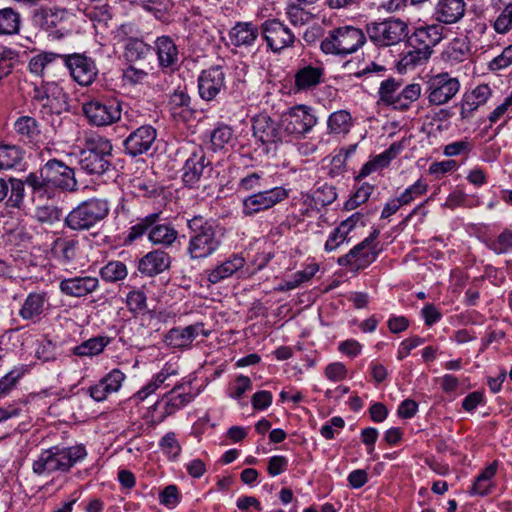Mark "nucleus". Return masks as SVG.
Listing matches in <instances>:
<instances>
[{
	"label": "nucleus",
	"mask_w": 512,
	"mask_h": 512,
	"mask_svg": "<svg viewBox=\"0 0 512 512\" xmlns=\"http://www.w3.org/2000/svg\"><path fill=\"white\" fill-rule=\"evenodd\" d=\"M11 185V195L7 205L9 208L18 209L23 204L25 186L30 189L34 202L52 199L57 190L74 192L78 189L74 169L55 158L47 159L37 172L29 173L25 180L13 179Z\"/></svg>",
	"instance_id": "1"
},
{
	"label": "nucleus",
	"mask_w": 512,
	"mask_h": 512,
	"mask_svg": "<svg viewBox=\"0 0 512 512\" xmlns=\"http://www.w3.org/2000/svg\"><path fill=\"white\" fill-rule=\"evenodd\" d=\"M189 241L186 248L191 260H203L216 253L223 244L225 228L213 219L201 214L186 220Z\"/></svg>",
	"instance_id": "2"
},
{
	"label": "nucleus",
	"mask_w": 512,
	"mask_h": 512,
	"mask_svg": "<svg viewBox=\"0 0 512 512\" xmlns=\"http://www.w3.org/2000/svg\"><path fill=\"white\" fill-rule=\"evenodd\" d=\"M112 151L113 145L108 138L100 135L85 137L78 164L89 175H104L114 169Z\"/></svg>",
	"instance_id": "3"
},
{
	"label": "nucleus",
	"mask_w": 512,
	"mask_h": 512,
	"mask_svg": "<svg viewBox=\"0 0 512 512\" xmlns=\"http://www.w3.org/2000/svg\"><path fill=\"white\" fill-rule=\"evenodd\" d=\"M367 41L364 30L345 25L330 30L321 41L320 48L325 54L346 57L357 52Z\"/></svg>",
	"instance_id": "4"
},
{
	"label": "nucleus",
	"mask_w": 512,
	"mask_h": 512,
	"mask_svg": "<svg viewBox=\"0 0 512 512\" xmlns=\"http://www.w3.org/2000/svg\"><path fill=\"white\" fill-rule=\"evenodd\" d=\"M110 212L109 201L90 198L73 208L65 217V226L73 231L89 230L104 219Z\"/></svg>",
	"instance_id": "5"
},
{
	"label": "nucleus",
	"mask_w": 512,
	"mask_h": 512,
	"mask_svg": "<svg viewBox=\"0 0 512 512\" xmlns=\"http://www.w3.org/2000/svg\"><path fill=\"white\" fill-rule=\"evenodd\" d=\"M378 95L384 105L405 112L420 98L421 86L418 83H411L402 88L401 80L390 77L381 82Z\"/></svg>",
	"instance_id": "6"
},
{
	"label": "nucleus",
	"mask_w": 512,
	"mask_h": 512,
	"mask_svg": "<svg viewBox=\"0 0 512 512\" xmlns=\"http://www.w3.org/2000/svg\"><path fill=\"white\" fill-rule=\"evenodd\" d=\"M82 112L90 125L106 127L121 119L122 102L112 96L97 97L84 102Z\"/></svg>",
	"instance_id": "7"
},
{
	"label": "nucleus",
	"mask_w": 512,
	"mask_h": 512,
	"mask_svg": "<svg viewBox=\"0 0 512 512\" xmlns=\"http://www.w3.org/2000/svg\"><path fill=\"white\" fill-rule=\"evenodd\" d=\"M366 36L376 47H389L400 43L408 35V25L397 18H389L366 25Z\"/></svg>",
	"instance_id": "8"
},
{
	"label": "nucleus",
	"mask_w": 512,
	"mask_h": 512,
	"mask_svg": "<svg viewBox=\"0 0 512 512\" xmlns=\"http://www.w3.org/2000/svg\"><path fill=\"white\" fill-rule=\"evenodd\" d=\"M288 197L289 191L282 186L263 189L255 193L248 194L241 201V214L245 218L254 217L259 213L268 211L275 207Z\"/></svg>",
	"instance_id": "9"
},
{
	"label": "nucleus",
	"mask_w": 512,
	"mask_h": 512,
	"mask_svg": "<svg viewBox=\"0 0 512 512\" xmlns=\"http://www.w3.org/2000/svg\"><path fill=\"white\" fill-rule=\"evenodd\" d=\"M380 231L374 229L363 241L355 245L347 254L338 258L340 266L349 267L351 272L358 273L371 265L378 257L375 241Z\"/></svg>",
	"instance_id": "10"
},
{
	"label": "nucleus",
	"mask_w": 512,
	"mask_h": 512,
	"mask_svg": "<svg viewBox=\"0 0 512 512\" xmlns=\"http://www.w3.org/2000/svg\"><path fill=\"white\" fill-rule=\"evenodd\" d=\"M316 123L314 109L305 104L295 105L281 116V126L285 136L300 138L309 133Z\"/></svg>",
	"instance_id": "11"
},
{
	"label": "nucleus",
	"mask_w": 512,
	"mask_h": 512,
	"mask_svg": "<svg viewBox=\"0 0 512 512\" xmlns=\"http://www.w3.org/2000/svg\"><path fill=\"white\" fill-rule=\"evenodd\" d=\"M60 60L72 79L81 86L91 85L98 75L95 60L86 53L61 54Z\"/></svg>",
	"instance_id": "12"
},
{
	"label": "nucleus",
	"mask_w": 512,
	"mask_h": 512,
	"mask_svg": "<svg viewBox=\"0 0 512 512\" xmlns=\"http://www.w3.org/2000/svg\"><path fill=\"white\" fill-rule=\"evenodd\" d=\"M260 31L267 48L277 54L286 48L292 47L296 40L292 30L276 18L265 20L260 25Z\"/></svg>",
	"instance_id": "13"
},
{
	"label": "nucleus",
	"mask_w": 512,
	"mask_h": 512,
	"mask_svg": "<svg viewBox=\"0 0 512 512\" xmlns=\"http://www.w3.org/2000/svg\"><path fill=\"white\" fill-rule=\"evenodd\" d=\"M326 71L320 61H299L294 71L293 90L297 92H312L325 82Z\"/></svg>",
	"instance_id": "14"
},
{
	"label": "nucleus",
	"mask_w": 512,
	"mask_h": 512,
	"mask_svg": "<svg viewBox=\"0 0 512 512\" xmlns=\"http://www.w3.org/2000/svg\"><path fill=\"white\" fill-rule=\"evenodd\" d=\"M213 168L201 147L195 148L182 167V182L190 189L198 188L202 178H209Z\"/></svg>",
	"instance_id": "15"
},
{
	"label": "nucleus",
	"mask_w": 512,
	"mask_h": 512,
	"mask_svg": "<svg viewBox=\"0 0 512 512\" xmlns=\"http://www.w3.org/2000/svg\"><path fill=\"white\" fill-rule=\"evenodd\" d=\"M34 23L56 39L71 32L69 15L65 9H40L33 16Z\"/></svg>",
	"instance_id": "16"
},
{
	"label": "nucleus",
	"mask_w": 512,
	"mask_h": 512,
	"mask_svg": "<svg viewBox=\"0 0 512 512\" xmlns=\"http://www.w3.org/2000/svg\"><path fill=\"white\" fill-rule=\"evenodd\" d=\"M157 138V130L149 124L139 126L123 141L124 151L131 157L147 154L152 150Z\"/></svg>",
	"instance_id": "17"
},
{
	"label": "nucleus",
	"mask_w": 512,
	"mask_h": 512,
	"mask_svg": "<svg viewBox=\"0 0 512 512\" xmlns=\"http://www.w3.org/2000/svg\"><path fill=\"white\" fill-rule=\"evenodd\" d=\"M445 30V27L439 23L421 25L416 27L411 35H407V45L418 47L431 56L433 47L445 37Z\"/></svg>",
	"instance_id": "18"
},
{
	"label": "nucleus",
	"mask_w": 512,
	"mask_h": 512,
	"mask_svg": "<svg viewBox=\"0 0 512 512\" xmlns=\"http://www.w3.org/2000/svg\"><path fill=\"white\" fill-rule=\"evenodd\" d=\"M152 51L157 56L158 67L164 73H174L180 65V53L175 41L168 35L156 38Z\"/></svg>",
	"instance_id": "19"
},
{
	"label": "nucleus",
	"mask_w": 512,
	"mask_h": 512,
	"mask_svg": "<svg viewBox=\"0 0 512 512\" xmlns=\"http://www.w3.org/2000/svg\"><path fill=\"white\" fill-rule=\"evenodd\" d=\"M457 78L448 74H438L428 82V102L431 105H443L450 101L459 91Z\"/></svg>",
	"instance_id": "20"
},
{
	"label": "nucleus",
	"mask_w": 512,
	"mask_h": 512,
	"mask_svg": "<svg viewBox=\"0 0 512 512\" xmlns=\"http://www.w3.org/2000/svg\"><path fill=\"white\" fill-rule=\"evenodd\" d=\"M198 93L201 99L212 101L225 88V72L221 65H214L200 72Z\"/></svg>",
	"instance_id": "21"
},
{
	"label": "nucleus",
	"mask_w": 512,
	"mask_h": 512,
	"mask_svg": "<svg viewBox=\"0 0 512 512\" xmlns=\"http://www.w3.org/2000/svg\"><path fill=\"white\" fill-rule=\"evenodd\" d=\"M50 307L49 295L46 291L30 292L22 303L18 315L32 324L39 323Z\"/></svg>",
	"instance_id": "22"
},
{
	"label": "nucleus",
	"mask_w": 512,
	"mask_h": 512,
	"mask_svg": "<svg viewBox=\"0 0 512 512\" xmlns=\"http://www.w3.org/2000/svg\"><path fill=\"white\" fill-rule=\"evenodd\" d=\"M100 281L95 276L84 275L63 278L59 282L60 292L69 297L82 298L98 290Z\"/></svg>",
	"instance_id": "23"
},
{
	"label": "nucleus",
	"mask_w": 512,
	"mask_h": 512,
	"mask_svg": "<svg viewBox=\"0 0 512 512\" xmlns=\"http://www.w3.org/2000/svg\"><path fill=\"white\" fill-rule=\"evenodd\" d=\"M253 135L263 145H268L282 142L285 133L282 130L281 120L276 122L268 115H259L253 121Z\"/></svg>",
	"instance_id": "24"
},
{
	"label": "nucleus",
	"mask_w": 512,
	"mask_h": 512,
	"mask_svg": "<svg viewBox=\"0 0 512 512\" xmlns=\"http://www.w3.org/2000/svg\"><path fill=\"white\" fill-rule=\"evenodd\" d=\"M466 6L464 0H438L434 7L433 18L440 25L456 24L464 17Z\"/></svg>",
	"instance_id": "25"
},
{
	"label": "nucleus",
	"mask_w": 512,
	"mask_h": 512,
	"mask_svg": "<svg viewBox=\"0 0 512 512\" xmlns=\"http://www.w3.org/2000/svg\"><path fill=\"white\" fill-rule=\"evenodd\" d=\"M170 266V255L164 250L155 249L139 259L137 268L142 275L153 277L168 270Z\"/></svg>",
	"instance_id": "26"
},
{
	"label": "nucleus",
	"mask_w": 512,
	"mask_h": 512,
	"mask_svg": "<svg viewBox=\"0 0 512 512\" xmlns=\"http://www.w3.org/2000/svg\"><path fill=\"white\" fill-rule=\"evenodd\" d=\"M68 98V94L58 83L48 82L46 101L41 113L60 116L64 112H69Z\"/></svg>",
	"instance_id": "27"
},
{
	"label": "nucleus",
	"mask_w": 512,
	"mask_h": 512,
	"mask_svg": "<svg viewBox=\"0 0 512 512\" xmlns=\"http://www.w3.org/2000/svg\"><path fill=\"white\" fill-rule=\"evenodd\" d=\"M245 263V258L241 254L234 253L213 269L206 270L207 280L210 284L220 283L241 270Z\"/></svg>",
	"instance_id": "28"
},
{
	"label": "nucleus",
	"mask_w": 512,
	"mask_h": 512,
	"mask_svg": "<svg viewBox=\"0 0 512 512\" xmlns=\"http://www.w3.org/2000/svg\"><path fill=\"white\" fill-rule=\"evenodd\" d=\"M261 34L260 27L253 22H237L229 31V39L235 47H251Z\"/></svg>",
	"instance_id": "29"
},
{
	"label": "nucleus",
	"mask_w": 512,
	"mask_h": 512,
	"mask_svg": "<svg viewBox=\"0 0 512 512\" xmlns=\"http://www.w3.org/2000/svg\"><path fill=\"white\" fill-rule=\"evenodd\" d=\"M202 329V323L198 322L184 328L174 327L164 337V342L173 348H186L196 339Z\"/></svg>",
	"instance_id": "30"
},
{
	"label": "nucleus",
	"mask_w": 512,
	"mask_h": 512,
	"mask_svg": "<svg viewBox=\"0 0 512 512\" xmlns=\"http://www.w3.org/2000/svg\"><path fill=\"white\" fill-rule=\"evenodd\" d=\"M168 109L175 120L186 122L192 114L191 98L185 90L176 89L168 100Z\"/></svg>",
	"instance_id": "31"
},
{
	"label": "nucleus",
	"mask_w": 512,
	"mask_h": 512,
	"mask_svg": "<svg viewBox=\"0 0 512 512\" xmlns=\"http://www.w3.org/2000/svg\"><path fill=\"white\" fill-rule=\"evenodd\" d=\"M14 131L19 140L37 145L41 141V129L39 122L31 116H21L14 122Z\"/></svg>",
	"instance_id": "32"
},
{
	"label": "nucleus",
	"mask_w": 512,
	"mask_h": 512,
	"mask_svg": "<svg viewBox=\"0 0 512 512\" xmlns=\"http://www.w3.org/2000/svg\"><path fill=\"white\" fill-rule=\"evenodd\" d=\"M471 51L470 40L467 36L453 38L441 53L444 62L455 64L463 62Z\"/></svg>",
	"instance_id": "33"
},
{
	"label": "nucleus",
	"mask_w": 512,
	"mask_h": 512,
	"mask_svg": "<svg viewBox=\"0 0 512 512\" xmlns=\"http://www.w3.org/2000/svg\"><path fill=\"white\" fill-rule=\"evenodd\" d=\"M57 456L60 465V472L67 473L78 462L86 458L87 450L82 444L69 447L57 446Z\"/></svg>",
	"instance_id": "34"
},
{
	"label": "nucleus",
	"mask_w": 512,
	"mask_h": 512,
	"mask_svg": "<svg viewBox=\"0 0 512 512\" xmlns=\"http://www.w3.org/2000/svg\"><path fill=\"white\" fill-rule=\"evenodd\" d=\"M34 219L43 226L55 227L62 221L65 223L64 209L54 204L37 205L34 210Z\"/></svg>",
	"instance_id": "35"
},
{
	"label": "nucleus",
	"mask_w": 512,
	"mask_h": 512,
	"mask_svg": "<svg viewBox=\"0 0 512 512\" xmlns=\"http://www.w3.org/2000/svg\"><path fill=\"white\" fill-rule=\"evenodd\" d=\"M32 471L36 475L51 474L60 472V465L57 456V446L44 450L32 464Z\"/></svg>",
	"instance_id": "36"
},
{
	"label": "nucleus",
	"mask_w": 512,
	"mask_h": 512,
	"mask_svg": "<svg viewBox=\"0 0 512 512\" xmlns=\"http://www.w3.org/2000/svg\"><path fill=\"white\" fill-rule=\"evenodd\" d=\"M178 231L169 223L155 222L148 234V239L154 245L170 247L176 241Z\"/></svg>",
	"instance_id": "37"
},
{
	"label": "nucleus",
	"mask_w": 512,
	"mask_h": 512,
	"mask_svg": "<svg viewBox=\"0 0 512 512\" xmlns=\"http://www.w3.org/2000/svg\"><path fill=\"white\" fill-rule=\"evenodd\" d=\"M109 343L110 338L108 336L98 335L75 346L72 349V353L79 357L96 356L101 354Z\"/></svg>",
	"instance_id": "38"
},
{
	"label": "nucleus",
	"mask_w": 512,
	"mask_h": 512,
	"mask_svg": "<svg viewBox=\"0 0 512 512\" xmlns=\"http://www.w3.org/2000/svg\"><path fill=\"white\" fill-rule=\"evenodd\" d=\"M21 27L20 13L11 8L0 9V36H11L18 34Z\"/></svg>",
	"instance_id": "39"
},
{
	"label": "nucleus",
	"mask_w": 512,
	"mask_h": 512,
	"mask_svg": "<svg viewBox=\"0 0 512 512\" xmlns=\"http://www.w3.org/2000/svg\"><path fill=\"white\" fill-rule=\"evenodd\" d=\"M152 52V46L144 42V40L136 37L127 39L124 56L128 62H138L145 60Z\"/></svg>",
	"instance_id": "40"
},
{
	"label": "nucleus",
	"mask_w": 512,
	"mask_h": 512,
	"mask_svg": "<svg viewBox=\"0 0 512 512\" xmlns=\"http://www.w3.org/2000/svg\"><path fill=\"white\" fill-rule=\"evenodd\" d=\"M353 125L351 114L346 110H338L331 113L327 119L329 134H347Z\"/></svg>",
	"instance_id": "41"
},
{
	"label": "nucleus",
	"mask_w": 512,
	"mask_h": 512,
	"mask_svg": "<svg viewBox=\"0 0 512 512\" xmlns=\"http://www.w3.org/2000/svg\"><path fill=\"white\" fill-rule=\"evenodd\" d=\"M431 56L418 47H410L397 62V70L402 73L424 64Z\"/></svg>",
	"instance_id": "42"
},
{
	"label": "nucleus",
	"mask_w": 512,
	"mask_h": 512,
	"mask_svg": "<svg viewBox=\"0 0 512 512\" xmlns=\"http://www.w3.org/2000/svg\"><path fill=\"white\" fill-rule=\"evenodd\" d=\"M308 198L310 199V205L328 206L337 198L336 188L327 182H317L314 191Z\"/></svg>",
	"instance_id": "43"
},
{
	"label": "nucleus",
	"mask_w": 512,
	"mask_h": 512,
	"mask_svg": "<svg viewBox=\"0 0 512 512\" xmlns=\"http://www.w3.org/2000/svg\"><path fill=\"white\" fill-rule=\"evenodd\" d=\"M61 54L53 52H42L32 57L28 63L29 71L37 76L44 77L45 72L49 71L60 60Z\"/></svg>",
	"instance_id": "44"
},
{
	"label": "nucleus",
	"mask_w": 512,
	"mask_h": 512,
	"mask_svg": "<svg viewBox=\"0 0 512 512\" xmlns=\"http://www.w3.org/2000/svg\"><path fill=\"white\" fill-rule=\"evenodd\" d=\"M128 311L133 316L144 315L148 310L147 295L144 288H133L126 295L125 300Z\"/></svg>",
	"instance_id": "45"
},
{
	"label": "nucleus",
	"mask_w": 512,
	"mask_h": 512,
	"mask_svg": "<svg viewBox=\"0 0 512 512\" xmlns=\"http://www.w3.org/2000/svg\"><path fill=\"white\" fill-rule=\"evenodd\" d=\"M484 244L497 255L506 254L512 250V231L506 228L495 238H485Z\"/></svg>",
	"instance_id": "46"
},
{
	"label": "nucleus",
	"mask_w": 512,
	"mask_h": 512,
	"mask_svg": "<svg viewBox=\"0 0 512 512\" xmlns=\"http://www.w3.org/2000/svg\"><path fill=\"white\" fill-rule=\"evenodd\" d=\"M23 160V151L16 145L0 146V170L11 169Z\"/></svg>",
	"instance_id": "47"
},
{
	"label": "nucleus",
	"mask_w": 512,
	"mask_h": 512,
	"mask_svg": "<svg viewBox=\"0 0 512 512\" xmlns=\"http://www.w3.org/2000/svg\"><path fill=\"white\" fill-rule=\"evenodd\" d=\"M55 246L58 247L57 258L63 265L71 264L77 257L79 242L74 239H57Z\"/></svg>",
	"instance_id": "48"
},
{
	"label": "nucleus",
	"mask_w": 512,
	"mask_h": 512,
	"mask_svg": "<svg viewBox=\"0 0 512 512\" xmlns=\"http://www.w3.org/2000/svg\"><path fill=\"white\" fill-rule=\"evenodd\" d=\"M263 181V172H248L237 182V192L251 194L257 191H261L264 188L262 184Z\"/></svg>",
	"instance_id": "49"
},
{
	"label": "nucleus",
	"mask_w": 512,
	"mask_h": 512,
	"mask_svg": "<svg viewBox=\"0 0 512 512\" xmlns=\"http://www.w3.org/2000/svg\"><path fill=\"white\" fill-rule=\"evenodd\" d=\"M161 215L162 212H154L143 218H139L138 222L130 228L128 239L130 241H134L146 233L149 234L153 224H155V222H160Z\"/></svg>",
	"instance_id": "50"
},
{
	"label": "nucleus",
	"mask_w": 512,
	"mask_h": 512,
	"mask_svg": "<svg viewBox=\"0 0 512 512\" xmlns=\"http://www.w3.org/2000/svg\"><path fill=\"white\" fill-rule=\"evenodd\" d=\"M127 274V267L121 261H110L100 269L101 278L110 283L125 279Z\"/></svg>",
	"instance_id": "51"
},
{
	"label": "nucleus",
	"mask_w": 512,
	"mask_h": 512,
	"mask_svg": "<svg viewBox=\"0 0 512 512\" xmlns=\"http://www.w3.org/2000/svg\"><path fill=\"white\" fill-rule=\"evenodd\" d=\"M183 387V384L176 385L169 392L170 398L166 404L167 414H171L175 409H180L192 400V395L189 392H178Z\"/></svg>",
	"instance_id": "52"
},
{
	"label": "nucleus",
	"mask_w": 512,
	"mask_h": 512,
	"mask_svg": "<svg viewBox=\"0 0 512 512\" xmlns=\"http://www.w3.org/2000/svg\"><path fill=\"white\" fill-rule=\"evenodd\" d=\"M374 190V186L369 183H362L357 190L352 194V196L346 201L344 208L346 210H354L361 204L365 203L371 193Z\"/></svg>",
	"instance_id": "53"
},
{
	"label": "nucleus",
	"mask_w": 512,
	"mask_h": 512,
	"mask_svg": "<svg viewBox=\"0 0 512 512\" xmlns=\"http://www.w3.org/2000/svg\"><path fill=\"white\" fill-rule=\"evenodd\" d=\"M211 143L215 150H220L233 140V130L228 125H219L211 133Z\"/></svg>",
	"instance_id": "54"
},
{
	"label": "nucleus",
	"mask_w": 512,
	"mask_h": 512,
	"mask_svg": "<svg viewBox=\"0 0 512 512\" xmlns=\"http://www.w3.org/2000/svg\"><path fill=\"white\" fill-rule=\"evenodd\" d=\"M492 26L498 34H506L512 29V1L504 5Z\"/></svg>",
	"instance_id": "55"
},
{
	"label": "nucleus",
	"mask_w": 512,
	"mask_h": 512,
	"mask_svg": "<svg viewBox=\"0 0 512 512\" xmlns=\"http://www.w3.org/2000/svg\"><path fill=\"white\" fill-rule=\"evenodd\" d=\"M428 191V184L422 179H418L414 184L407 187L399 197L403 205H408L419 196L426 194Z\"/></svg>",
	"instance_id": "56"
},
{
	"label": "nucleus",
	"mask_w": 512,
	"mask_h": 512,
	"mask_svg": "<svg viewBox=\"0 0 512 512\" xmlns=\"http://www.w3.org/2000/svg\"><path fill=\"white\" fill-rule=\"evenodd\" d=\"M17 62V53L10 48L0 49V81L11 74L15 63Z\"/></svg>",
	"instance_id": "57"
},
{
	"label": "nucleus",
	"mask_w": 512,
	"mask_h": 512,
	"mask_svg": "<svg viewBox=\"0 0 512 512\" xmlns=\"http://www.w3.org/2000/svg\"><path fill=\"white\" fill-rule=\"evenodd\" d=\"M252 389V381L248 376L239 375L234 383H232L228 390L227 394L230 398L239 399L243 396V394Z\"/></svg>",
	"instance_id": "58"
},
{
	"label": "nucleus",
	"mask_w": 512,
	"mask_h": 512,
	"mask_svg": "<svg viewBox=\"0 0 512 512\" xmlns=\"http://www.w3.org/2000/svg\"><path fill=\"white\" fill-rule=\"evenodd\" d=\"M159 446L161 447L162 451L172 459H175L180 455L181 446L176 439L175 433L173 432H168L165 434L162 437Z\"/></svg>",
	"instance_id": "59"
},
{
	"label": "nucleus",
	"mask_w": 512,
	"mask_h": 512,
	"mask_svg": "<svg viewBox=\"0 0 512 512\" xmlns=\"http://www.w3.org/2000/svg\"><path fill=\"white\" fill-rule=\"evenodd\" d=\"M133 187L138 196L147 198L158 196L162 192V188L153 181L137 180Z\"/></svg>",
	"instance_id": "60"
},
{
	"label": "nucleus",
	"mask_w": 512,
	"mask_h": 512,
	"mask_svg": "<svg viewBox=\"0 0 512 512\" xmlns=\"http://www.w3.org/2000/svg\"><path fill=\"white\" fill-rule=\"evenodd\" d=\"M512 64V44L505 47L500 55L493 58L488 63V69L492 72H496L507 68Z\"/></svg>",
	"instance_id": "61"
},
{
	"label": "nucleus",
	"mask_w": 512,
	"mask_h": 512,
	"mask_svg": "<svg viewBox=\"0 0 512 512\" xmlns=\"http://www.w3.org/2000/svg\"><path fill=\"white\" fill-rule=\"evenodd\" d=\"M286 14L294 25L304 24L310 18V13H308L306 9L289 0L286 8Z\"/></svg>",
	"instance_id": "62"
},
{
	"label": "nucleus",
	"mask_w": 512,
	"mask_h": 512,
	"mask_svg": "<svg viewBox=\"0 0 512 512\" xmlns=\"http://www.w3.org/2000/svg\"><path fill=\"white\" fill-rule=\"evenodd\" d=\"M24 375L23 368H16L0 379V396L7 394Z\"/></svg>",
	"instance_id": "63"
},
{
	"label": "nucleus",
	"mask_w": 512,
	"mask_h": 512,
	"mask_svg": "<svg viewBox=\"0 0 512 512\" xmlns=\"http://www.w3.org/2000/svg\"><path fill=\"white\" fill-rule=\"evenodd\" d=\"M125 375L119 369H113L105 377L101 379V382L107 388V391L114 393L119 390L122 385Z\"/></svg>",
	"instance_id": "64"
}]
</instances>
